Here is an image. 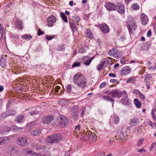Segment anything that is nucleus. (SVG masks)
<instances>
[{"label":"nucleus","instance_id":"1","mask_svg":"<svg viewBox=\"0 0 156 156\" xmlns=\"http://www.w3.org/2000/svg\"><path fill=\"white\" fill-rule=\"evenodd\" d=\"M73 80L76 85L81 88H84L87 85V81L85 77L80 73L75 74L73 76Z\"/></svg>","mask_w":156,"mask_h":156},{"label":"nucleus","instance_id":"2","mask_svg":"<svg viewBox=\"0 0 156 156\" xmlns=\"http://www.w3.org/2000/svg\"><path fill=\"white\" fill-rule=\"evenodd\" d=\"M122 94V92H121L118 90H113L108 92L107 96H104L102 97L103 100L112 102L114 101L115 100L113 98H120Z\"/></svg>","mask_w":156,"mask_h":156},{"label":"nucleus","instance_id":"3","mask_svg":"<svg viewBox=\"0 0 156 156\" xmlns=\"http://www.w3.org/2000/svg\"><path fill=\"white\" fill-rule=\"evenodd\" d=\"M29 139L27 136L20 137L17 140L18 145L20 146L25 147L28 144Z\"/></svg>","mask_w":156,"mask_h":156},{"label":"nucleus","instance_id":"4","mask_svg":"<svg viewBox=\"0 0 156 156\" xmlns=\"http://www.w3.org/2000/svg\"><path fill=\"white\" fill-rule=\"evenodd\" d=\"M128 23L127 25L129 33L132 31V29L135 30L136 28V25L132 17H129L128 19Z\"/></svg>","mask_w":156,"mask_h":156},{"label":"nucleus","instance_id":"5","mask_svg":"<svg viewBox=\"0 0 156 156\" xmlns=\"http://www.w3.org/2000/svg\"><path fill=\"white\" fill-rule=\"evenodd\" d=\"M9 153L10 155H13L16 154L19 151V148L18 147L15 145H11L8 148Z\"/></svg>","mask_w":156,"mask_h":156},{"label":"nucleus","instance_id":"6","mask_svg":"<svg viewBox=\"0 0 156 156\" xmlns=\"http://www.w3.org/2000/svg\"><path fill=\"white\" fill-rule=\"evenodd\" d=\"M131 71L130 67L129 66L123 67L120 71V74L122 76H125L129 74Z\"/></svg>","mask_w":156,"mask_h":156},{"label":"nucleus","instance_id":"7","mask_svg":"<svg viewBox=\"0 0 156 156\" xmlns=\"http://www.w3.org/2000/svg\"><path fill=\"white\" fill-rule=\"evenodd\" d=\"M11 130L10 126L3 125L0 126V133L2 135L7 134Z\"/></svg>","mask_w":156,"mask_h":156},{"label":"nucleus","instance_id":"8","mask_svg":"<svg viewBox=\"0 0 156 156\" xmlns=\"http://www.w3.org/2000/svg\"><path fill=\"white\" fill-rule=\"evenodd\" d=\"M56 20V18L53 15L48 17L47 20L48 26L49 27L53 26L54 25L53 23H55Z\"/></svg>","mask_w":156,"mask_h":156},{"label":"nucleus","instance_id":"9","mask_svg":"<svg viewBox=\"0 0 156 156\" xmlns=\"http://www.w3.org/2000/svg\"><path fill=\"white\" fill-rule=\"evenodd\" d=\"M105 6L106 9L109 11L115 10L116 5L113 3L110 2H106Z\"/></svg>","mask_w":156,"mask_h":156},{"label":"nucleus","instance_id":"10","mask_svg":"<svg viewBox=\"0 0 156 156\" xmlns=\"http://www.w3.org/2000/svg\"><path fill=\"white\" fill-rule=\"evenodd\" d=\"M121 14H123L125 12V8L124 5L122 3H119L116 5L115 10Z\"/></svg>","mask_w":156,"mask_h":156},{"label":"nucleus","instance_id":"11","mask_svg":"<svg viewBox=\"0 0 156 156\" xmlns=\"http://www.w3.org/2000/svg\"><path fill=\"white\" fill-rule=\"evenodd\" d=\"M122 94L123 95V97L121 99V102L124 104L129 105V104L130 103L128 99L126 92L123 91L122 92Z\"/></svg>","mask_w":156,"mask_h":156},{"label":"nucleus","instance_id":"12","mask_svg":"<svg viewBox=\"0 0 156 156\" xmlns=\"http://www.w3.org/2000/svg\"><path fill=\"white\" fill-rule=\"evenodd\" d=\"M69 22L70 27L72 30L73 33L74 34L75 32L77 31L76 28V21H74L71 19L69 20Z\"/></svg>","mask_w":156,"mask_h":156},{"label":"nucleus","instance_id":"13","mask_svg":"<svg viewBox=\"0 0 156 156\" xmlns=\"http://www.w3.org/2000/svg\"><path fill=\"white\" fill-rule=\"evenodd\" d=\"M101 30L103 33H107L109 31V28L108 25L105 23L100 25Z\"/></svg>","mask_w":156,"mask_h":156},{"label":"nucleus","instance_id":"14","mask_svg":"<svg viewBox=\"0 0 156 156\" xmlns=\"http://www.w3.org/2000/svg\"><path fill=\"white\" fill-rule=\"evenodd\" d=\"M53 141L54 144L57 143L60 141L62 138V135L60 134H55L52 135Z\"/></svg>","mask_w":156,"mask_h":156},{"label":"nucleus","instance_id":"15","mask_svg":"<svg viewBox=\"0 0 156 156\" xmlns=\"http://www.w3.org/2000/svg\"><path fill=\"white\" fill-rule=\"evenodd\" d=\"M86 134L89 139L93 142H95L97 140V136L95 133L89 132V133L88 132Z\"/></svg>","mask_w":156,"mask_h":156},{"label":"nucleus","instance_id":"16","mask_svg":"<svg viewBox=\"0 0 156 156\" xmlns=\"http://www.w3.org/2000/svg\"><path fill=\"white\" fill-rule=\"evenodd\" d=\"M60 120L59 124L61 127H64L67 126L68 120L66 118H60Z\"/></svg>","mask_w":156,"mask_h":156},{"label":"nucleus","instance_id":"17","mask_svg":"<svg viewBox=\"0 0 156 156\" xmlns=\"http://www.w3.org/2000/svg\"><path fill=\"white\" fill-rule=\"evenodd\" d=\"M140 19L142 23L144 25H146L148 21V19L147 16L143 13L141 15Z\"/></svg>","mask_w":156,"mask_h":156},{"label":"nucleus","instance_id":"18","mask_svg":"<svg viewBox=\"0 0 156 156\" xmlns=\"http://www.w3.org/2000/svg\"><path fill=\"white\" fill-rule=\"evenodd\" d=\"M16 114V112L13 110H9L3 113V116L4 117H7L9 116L14 115Z\"/></svg>","mask_w":156,"mask_h":156},{"label":"nucleus","instance_id":"19","mask_svg":"<svg viewBox=\"0 0 156 156\" xmlns=\"http://www.w3.org/2000/svg\"><path fill=\"white\" fill-rule=\"evenodd\" d=\"M82 62L86 66H88L90 63L89 60V56H84L81 59Z\"/></svg>","mask_w":156,"mask_h":156},{"label":"nucleus","instance_id":"20","mask_svg":"<svg viewBox=\"0 0 156 156\" xmlns=\"http://www.w3.org/2000/svg\"><path fill=\"white\" fill-rule=\"evenodd\" d=\"M15 27L19 29L22 28V21L18 19H17L15 21Z\"/></svg>","mask_w":156,"mask_h":156},{"label":"nucleus","instance_id":"21","mask_svg":"<svg viewBox=\"0 0 156 156\" xmlns=\"http://www.w3.org/2000/svg\"><path fill=\"white\" fill-rule=\"evenodd\" d=\"M11 129H13L15 132H18L21 131L23 129V128L19 127L16 126H10Z\"/></svg>","mask_w":156,"mask_h":156},{"label":"nucleus","instance_id":"22","mask_svg":"<svg viewBox=\"0 0 156 156\" xmlns=\"http://www.w3.org/2000/svg\"><path fill=\"white\" fill-rule=\"evenodd\" d=\"M119 118H111L110 123L112 124H117L119 122Z\"/></svg>","mask_w":156,"mask_h":156},{"label":"nucleus","instance_id":"23","mask_svg":"<svg viewBox=\"0 0 156 156\" xmlns=\"http://www.w3.org/2000/svg\"><path fill=\"white\" fill-rule=\"evenodd\" d=\"M41 131V129L35 128L31 130V133L34 136H37L40 134Z\"/></svg>","mask_w":156,"mask_h":156},{"label":"nucleus","instance_id":"24","mask_svg":"<svg viewBox=\"0 0 156 156\" xmlns=\"http://www.w3.org/2000/svg\"><path fill=\"white\" fill-rule=\"evenodd\" d=\"M53 118H43L42 122L44 123H48L51 122L53 120Z\"/></svg>","mask_w":156,"mask_h":156},{"label":"nucleus","instance_id":"25","mask_svg":"<svg viewBox=\"0 0 156 156\" xmlns=\"http://www.w3.org/2000/svg\"><path fill=\"white\" fill-rule=\"evenodd\" d=\"M138 123V120L136 118H134L131 120L129 124L131 126H135L137 125Z\"/></svg>","mask_w":156,"mask_h":156},{"label":"nucleus","instance_id":"26","mask_svg":"<svg viewBox=\"0 0 156 156\" xmlns=\"http://www.w3.org/2000/svg\"><path fill=\"white\" fill-rule=\"evenodd\" d=\"M106 62L105 61H102L100 64L98 65L97 66V69L98 71H101L103 68L105 63Z\"/></svg>","mask_w":156,"mask_h":156},{"label":"nucleus","instance_id":"27","mask_svg":"<svg viewBox=\"0 0 156 156\" xmlns=\"http://www.w3.org/2000/svg\"><path fill=\"white\" fill-rule=\"evenodd\" d=\"M118 136L120 138V140L125 139L127 137V133H123L121 132L119 133L118 134Z\"/></svg>","mask_w":156,"mask_h":156},{"label":"nucleus","instance_id":"28","mask_svg":"<svg viewBox=\"0 0 156 156\" xmlns=\"http://www.w3.org/2000/svg\"><path fill=\"white\" fill-rule=\"evenodd\" d=\"M44 80L45 81L48 82V83H51L52 84L53 82V78L52 76H48L46 77Z\"/></svg>","mask_w":156,"mask_h":156},{"label":"nucleus","instance_id":"29","mask_svg":"<svg viewBox=\"0 0 156 156\" xmlns=\"http://www.w3.org/2000/svg\"><path fill=\"white\" fill-rule=\"evenodd\" d=\"M79 110V107L78 105H76L74 106L72 108V111L74 113L75 116H77V112Z\"/></svg>","mask_w":156,"mask_h":156},{"label":"nucleus","instance_id":"30","mask_svg":"<svg viewBox=\"0 0 156 156\" xmlns=\"http://www.w3.org/2000/svg\"><path fill=\"white\" fill-rule=\"evenodd\" d=\"M53 137L52 135L49 136H48L46 138V141L47 142L51 143V144H54V142L53 141Z\"/></svg>","mask_w":156,"mask_h":156},{"label":"nucleus","instance_id":"31","mask_svg":"<svg viewBox=\"0 0 156 156\" xmlns=\"http://www.w3.org/2000/svg\"><path fill=\"white\" fill-rule=\"evenodd\" d=\"M86 35L87 37L89 38L92 39L93 37V35L90 30H87L85 32Z\"/></svg>","mask_w":156,"mask_h":156},{"label":"nucleus","instance_id":"32","mask_svg":"<svg viewBox=\"0 0 156 156\" xmlns=\"http://www.w3.org/2000/svg\"><path fill=\"white\" fill-rule=\"evenodd\" d=\"M22 38L28 41L32 39V36L30 35L26 34L22 36Z\"/></svg>","mask_w":156,"mask_h":156},{"label":"nucleus","instance_id":"33","mask_svg":"<svg viewBox=\"0 0 156 156\" xmlns=\"http://www.w3.org/2000/svg\"><path fill=\"white\" fill-rule=\"evenodd\" d=\"M134 102L136 107L138 108H140L141 106V103L138 99L136 98L134 100Z\"/></svg>","mask_w":156,"mask_h":156},{"label":"nucleus","instance_id":"34","mask_svg":"<svg viewBox=\"0 0 156 156\" xmlns=\"http://www.w3.org/2000/svg\"><path fill=\"white\" fill-rule=\"evenodd\" d=\"M60 14L64 21L66 23H67L68 22V20L66 15L62 12H60Z\"/></svg>","mask_w":156,"mask_h":156},{"label":"nucleus","instance_id":"35","mask_svg":"<svg viewBox=\"0 0 156 156\" xmlns=\"http://www.w3.org/2000/svg\"><path fill=\"white\" fill-rule=\"evenodd\" d=\"M106 61L107 62V63L110 66L114 64L112 61V58L111 57H107L106 58Z\"/></svg>","mask_w":156,"mask_h":156},{"label":"nucleus","instance_id":"36","mask_svg":"<svg viewBox=\"0 0 156 156\" xmlns=\"http://www.w3.org/2000/svg\"><path fill=\"white\" fill-rule=\"evenodd\" d=\"M136 81V80L134 77H131L127 80L126 81V82L129 83H133V82H135Z\"/></svg>","mask_w":156,"mask_h":156},{"label":"nucleus","instance_id":"37","mask_svg":"<svg viewBox=\"0 0 156 156\" xmlns=\"http://www.w3.org/2000/svg\"><path fill=\"white\" fill-rule=\"evenodd\" d=\"M24 118H16L15 121L18 123H21L24 121Z\"/></svg>","mask_w":156,"mask_h":156},{"label":"nucleus","instance_id":"38","mask_svg":"<svg viewBox=\"0 0 156 156\" xmlns=\"http://www.w3.org/2000/svg\"><path fill=\"white\" fill-rule=\"evenodd\" d=\"M121 56L120 53L119 51H116L113 54V57L115 58H120Z\"/></svg>","mask_w":156,"mask_h":156},{"label":"nucleus","instance_id":"39","mask_svg":"<svg viewBox=\"0 0 156 156\" xmlns=\"http://www.w3.org/2000/svg\"><path fill=\"white\" fill-rule=\"evenodd\" d=\"M66 91L69 94L72 91V86L71 85H68L66 87Z\"/></svg>","mask_w":156,"mask_h":156},{"label":"nucleus","instance_id":"40","mask_svg":"<svg viewBox=\"0 0 156 156\" xmlns=\"http://www.w3.org/2000/svg\"><path fill=\"white\" fill-rule=\"evenodd\" d=\"M131 7L134 10H137L140 8V6L137 3H134L132 5Z\"/></svg>","mask_w":156,"mask_h":156},{"label":"nucleus","instance_id":"41","mask_svg":"<svg viewBox=\"0 0 156 156\" xmlns=\"http://www.w3.org/2000/svg\"><path fill=\"white\" fill-rule=\"evenodd\" d=\"M144 140L143 139H140L138 141L136 145L138 147L141 146L143 143Z\"/></svg>","mask_w":156,"mask_h":156},{"label":"nucleus","instance_id":"42","mask_svg":"<svg viewBox=\"0 0 156 156\" xmlns=\"http://www.w3.org/2000/svg\"><path fill=\"white\" fill-rule=\"evenodd\" d=\"M4 31V28L3 25L0 23V34H2V37H3V33Z\"/></svg>","mask_w":156,"mask_h":156},{"label":"nucleus","instance_id":"43","mask_svg":"<svg viewBox=\"0 0 156 156\" xmlns=\"http://www.w3.org/2000/svg\"><path fill=\"white\" fill-rule=\"evenodd\" d=\"M80 125L79 124L76 126L75 132L76 133H80Z\"/></svg>","mask_w":156,"mask_h":156},{"label":"nucleus","instance_id":"44","mask_svg":"<svg viewBox=\"0 0 156 156\" xmlns=\"http://www.w3.org/2000/svg\"><path fill=\"white\" fill-rule=\"evenodd\" d=\"M65 46L63 44L62 45L59 46L58 48L57 49L58 51H63L65 49Z\"/></svg>","mask_w":156,"mask_h":156},{"label":"nucleus","instance_id":"45","mask_svg":"<svg viewBox=\"0 0 156 156\" xmlns=\"http://www.w3.org/2000/svg\"><path fill=\"white\" fill-rule=\"evenodd\" d=\"M74 20V21H76V25L79 26V24L78 23H79V21L80 20V18L79 17L75 16Z\"/></svg>","mask_w":156,"mask_h":156},{"label":"nucleus","instance_id":"46","mask_svg":"<svg viewBox=\"0 0 156 156\" xmlns=\"http://www.w3.org/2000/svg\"><path fill=\"white\" fill-rule=\"evenodd\" d=\"M6 144L9 143L10 141V139L9 136L4 137Z\"/></svg>","mask_w":156,"mask_h":156},{"label":"nucleus","instance_id":"47","mask_svg":"<svg viewBox=\"0 0 156 156\" xmlns=\"http://www.w3.org/2000/svg\"><path fill=\"white\" fill-rule=\"evenodd\" d=\"M27 155H36V153L34 152V151H28L27 152Z\"/></svg>","mask_w":156,"mask_h":156},{"label":"nucleus","instance_id":"48","mask_svg":"<svg viewBox=\"0 0 156 156\" xmlns=\"http://www.w3.org/2000/svg\"><path fill=\"white\" fill-rule=\"evenodd\" d=\"M55 36H50L48 35H46L45 36V38L48 40H50L54 38Z\"/></svg>","mask_w":156,"mask_h":156},{"label":"nucleus","instance_id":"49","mask_svg":"<svg viewBox=\"0 0 156 156\" xmlns=\"http://www.w3.org/2000/svg\"><path fill=\"white\" fill-rule=\"evenodd\" d=\"M80 66V62H76L74 63L73 66L72 67H79Z\"/></svg>","mask_w":156,"mask_h":156},{"label":"nucleus","instance_id":"50","mask_svg":"<svg viewBox=\"0 0 156 156\" xmlns=\"http://www.w3.org/2000/svg\"><path fill=\"white\" fill-rule=\"evenodd\" d=\"M114 49H112L110 50L108 52V54L109 55H113V54L115 53Z\"/></svg>","mask_w":156,"mask_h":156},{"label":"nucleus","instance_id":"51","mask_svg":"<svg viewBox=\"0 0 156 156\" xmlns=\"http://www.w3.org/2000/svg\"><path fill=\"white\" fill-rule=\"evenodd\" d=\"M136 151L137 152L142 153L143 152H145L146 151L144 149H138L136 150Z\"/></svg>","mask_w":156,"mask_h":156},{"label":"nucleus","instance_id":"52","mask_svg":"<svg viewBox=\"0 0 156 156\" xmlns=\"http://www.w3.org/2000/svg\"><path fill=\"white\" fill-rule=\"evenodd\" d=\"M28 150L27 149H24L22 151V153L25 155H27Z\"/></svg>","mask_w":156,"mask_h":156},{"label":"nucleus","instance_id":"53","mask_svg":"<svg viewBox=\"0 0 156 156\" xmlns=\"http://www.w3.org/2000/svg\"><path fill=\"white\" fill-rule=\"evenodd\" d=\"M133 91L134 94L138 95H139V94L141 92L140 91L137 89H134L133 90Z\"/></svg>","mask_w":156,"mask_h":156},{"label":"nucleus","instance_id":"54","mask_svg":"<svg viewBox=\"0 0 156 156\" xmlns=\"http://www.w3.org/2000/svg\"><path fill=\"white\" fill-rule=\"evenodd\" d=\"M156 145V142L153 143L150 147L149 149L150 151H151L154 147V146Z\"/></svg>","mask_w":156,"mask_h":156},{"label":"nucleus","instance_id":"55","mask_svg":"<svg viewBox=\"0 0 156 156\" xmlns=\"http://www.w3.org/2000/svg\"><path fill=\"white\" fill-rule=\"evenodd\" d=\"M139 95L140 98H141V99H142L143 100H144L145 98V97L143 94L140 92V93L139 94Z\"/></svg>","mask_w":156,"mask_h":156},{"label":"nucleus","instance_id":"56","mask_svg":"<svg viewBox=\"0 0 156 156\" xmlns=\"http://www.w3.org/2000/svg\"><path fill=\"white\" fill-rule=\"evenodd\" d=\"M120 62L122 64H124L126 62V60L124 57H122L120 59Z\"/></svg>","mask_w":156,"mask_h":156},{"label":"nucleus","instance_id":"57","mask_svg":"<svg viewBox=\"0 0 156 156\" xmlns=\"http://www.w3.org/2000/svg\"><path fill=\"white\" fill-rule=\"evenodd\" d=\"M0 64L1 66L3 68H4L6 66V63L5 62H3L2 61H1L0 62Z\"/></svg>","mask_w":156,"mask_h":156},{"label":"nucleus","instance_id":"58","mask_svg":"<svg viewBox=\"0 0 156 156\" xmlns=\"http://www.w3.org/2000/svg\"><path fill=\"white\" fill-rule=\"evenodd\" d=\"M44 34V32L42 31L40 29H38V34L39 36L41 35Z\"/></svg>","mask_w":156,"mask_h":156},{"label":"nucleus","instance_id":"59","mask_svg":"<svg viewBox=\"0 0 156 156\" xmlns=\"http://www.w3.org/2000/svg\"><path fill=\"white\" fill-rule=\"evenodd\" d=\"M152 35L151 30H149L147 32V36L148 37H150Z\"/></svg>","mask_w":156,"mask_h":156},{"label":"nucleus","instance_id":"60","mask_svg":"<svg viewBox=\"0 0 156 156\" xmlns=\"http://www.w3.org/2000/svg\"><path fill=\"white\" fill-rule=\"evenodd\" d=\"M31 79L30 76H29L28 75H26L25 77V80L27 81H30Z\"/></svg>","mask_w":156,"mask_h":156},{"label":"nucleus","instance_id":"61","mask_svg":"<svg viewBox=\"0 0 156 156\" xmlns=\"http://www.w3.org/2000/svg\"><path fill=\"white\" fill-rule=\"evenodd\" d=\"M106 85V83L105 82H103L101 83L99 87L100 88H101L105 87V86Z\"/></svg>","mask_w":156,"mask_h":156},{"label":"nucleus","instance_id":"62","mask_svg":"<svg viewBox=\"0 0 156 156\" xmlns=\"http://www.w3.org/2000/svg\"><path fill=\"white\" fill-rule=\"evenodd\" d=\"M44 147V146L43 145H41L40 146L38 147H37L36 149L37 150H41Z\"/></svg>","mask_w":156,"mask_h":156},{"label":"nucleus","instance_id":"63","mask_svg":"<svg viewBox=\"0 0 156 156\" xmlns=\"http://www.w3.org/2000/svg\"><path fill=\"white\" fill-rule=\"evenodd\" d=\"M60 89V87L58 86H56L55 88V91L56 92H57V91Z\"/></svg>","mask_w":156,"mask_h":156},{"label":"nucleus","instance_id":"64","mask_svg":"<svg viewBox=\"0 0 156 156\" xmlns=\"http://www.w3.org/2000/svg\"><path fill=\"white\" fill-rule=\"evenodd\" d=\"M71 151L69 150L67 152H66L64 154V156H69L70 153Z\"/></svg>","mask_w":156,"mask_h":156}]
</instances>
